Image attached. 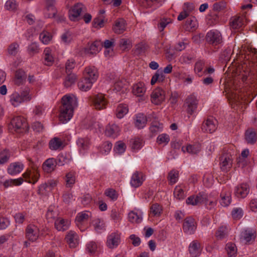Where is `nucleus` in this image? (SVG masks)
<instances>
[{"instance_id": "f257e3e1", "label": "nucleus", "mask_w": 257, "mask_h": 257, "mask_svg": "<svg viewBox=\"0 0 257 257\" xmlns=\"http://www.w3.org/2000/svg\"><path fill=\"white\" fill-rule=\"evenodd\" d=\"M61 102L59 119L61 122L65 123L72 117L73 108L76 105V100L75 98L66 95L62 98Z\"/></svg>"}, {"instance_id": "f03ea898", "label": "nucleus", "mask_w": 257, "mask_h": 257, "mask_svg": "<svg viewBox=\"0 0 257 257\" xmlns=\"http://www.w3.org/2000/svg\"><path fill=\"white\" fill-rule=\"evenodd\" d=\"M30 99L29 89L28 88L26 89L20 93L14 92L10 96V101L14 107H17L21 103L25 101H29Z\"/></svg>"}, {"instance_id": "7ed1b4c3", "label": "nucleus", "mask_w": 257, "mask_h": 257, "mask_svg": "<svg viewBox=\"0 0 257 257\" xmlns=\"http://www.w3.org/2000/svg\"><path fill=\"white\" fill-rule=\"evenodd\" d=\"M11 125L18 133H23L28 131L29 126L26 119L20 116L14 117L11 120Z\"/></svg>"}, {"instance_id": "20e7f679", "label": "nucleus", "mask_w": 257, "mask_h": 257, "mask_svg": "<svg viewBox=\"0 0 257 257\" xmlns=\"http://www.w3.org/2000/svg\"><path fill=\"white\" fill-rule=\"evenodd\" d=\"M89 99L95 109L101 110L106 108L107 101L103 94L99 93L90 96Z\"/></svg>"}, {"instance_id": "39448f33", "label": "nucleus", "mask_w": 257, "mask_h": 257, "mask_svg": "<svg viewBox=\"0 0 257 257\" xmlns=\"http://www.w3.org/2000/svg\"><path fill=\"white\" fill-rule=\"evenodd\" d=\"M182 228L186 234H194L197 228V222L195 219L191 216L186 217L184 220Z\"/></svg>"}, {"instance_id": "423d86ee", "label": "nucleus", "mask_w": 257, "mask_h": 257, "mask_svg": "<svg viewBox=\"0 0 257 257\" xmlns=\"http://www.w3.org/2000/svg\"><path fill=\"white\" fill-rule=\"evenodd\" d=\"M206 41L214 46L222 42V36L219 32L216 30H211L208 32L205 37Z\"/></svg>"}, {"instance_id": "0eeeda50", "label": "nucleus", "mask_w": 257, "mask_h": 257, "mask_svg": "<svg viewBox=\"0 0 257 257\" xmlns=\"http://www.w3.org/2000/svg\"><path fill=\"white\" fill-rule=\"evenodd\" d=\"M23 176L27 182L35 184L38 181L40 174L37 167L34 166L31 169L27 170Z\"/></svg>"}, {"instance_id": "6e6552de", "label": "nucleus", "mask_w": 257, "mask_h": 257, "mask_svg": "<svg viewBox=\"0 0 257 257\" xmlns=\"http://www.w3.org/2000/svg\"><path fill=\"white\" fill-rule=\"evenodd\" d=\"M207 195L203 192H200L197 195H192L189 197L186 200L187 204L192 205H198L202 203H207ZM208 204H206V205Z\"/></svg>"}, {"instance_id": "1a4fd4ad", "label": "nucleus", "mask_w": 257, "mask_h": 257, "mask_svg": "<svg viewBox=\"0 0 257 257\" xmlns=\"http://www.w3.org/2000/svg\"><path fill=\"white\" fill-rule=\"evenodd\" d=\"M217 121L212 117L207 118L202 124L201 129L204 133H212L217 128Z\"/></svg>"}, {"instance_id": "9d476101", "label": "nucleus", "mask_w": 257, "mask_h": 257, "mask_svg": "<svg viewBox=\"0 0 257 257\" xmlns=\"http://www.w3.org/2000/svg\"><path fill=\"white\" fill-rule=\"evenodd\" d=\"M151 99L153 103L159 105L165 100V92L161 88H157L152 92Z\"/></svg>"}, {"instance_id": "9b49d317", "label": "nucleus", "mask_w": 257, "mask_h": 257, "mask_svg": "<svg viewBox=\"0 0 257 257\" xmlns=\"http://www.w3.org/2000/svg\"><path fill=\"white\" fill-rule=\"evenodd\" d=\"M86 11L85 7L80 3L74 5L69 11V17L71 21H75L82 12Z\"/></svg>"}, {"instance_id": "f8f14e48", "label": "nucleus", "mask_w": 257, "mask_h": 257, "mask_svg": "<svg viewBox=\"0 0 257 257\" xmlns=\"http://www.w3.org/2000/svg\"><path fill=\"white\" fill-rule=\"evenodd\" d=\"M39 235V229L35 225L30 224L27 226L26 229V236L29 241L32 242L37 240Z\"/></svg>"}, {"instance_id": "ddd939ff", "label": "nucleus", "mask_w": 257, "mask_h": 257, "mask_svg": "<svg viewBox=\"0 0 257 257\" xmlns=\"http://www.w3.org/2000/svg\"><path fill=\"white\" fill-rule=\"evenodd\" d=\"M232 160L230 154H223L220 157V168L223 171H227L232 166Z\"/></svg>"}, {"instance_id": "4468645a", "label": "nucleus", "mask_w": 257, "mask_h": 257, "mask_svg": "<svg viewBox=\"0 0 257 257\" xmlns=\"http://www.w3.org/2000/svg\"><path fill=\"white\" fill-rule=\"evenodd\" d=\"M91 213L90 212L86 211L81 212L77 215L75 218V223L82 231L84 230L83 224L88 220L91 217Z\"/></svg>"}, {"instance_id": "2eb2a0df", "label": "nucleus", "mask_w": 257, "mask_h": 257, "mask_svg": "<svg viewBox=\"0 0 257 257\" xmlns=\"http://www.w3.org/2000/svg\"><path fill=\"white\" fill-rule=\"evenodd\" d=\"M98 77L97 69L94 66H88L85 68L83 72V77L87 80L95 82Z\"/></svg>"}, {"instance_id": "dca6fc26", "label": "nucleus", "mask_w": 257, "mask_h": 257, "mask_svg": "<svg viewBox=\"0 0 257 257\" xmlns=\"http://www.w3.org/2000/svg\"><path fill=\"white\" fill-rule=\"evenodd\" d=\"M249 191V185L247 183H242L235 187L234 194L238 198H244L248 194Z\"/></svg>"}, {"instance_id": "f3484780", "label": "nucleus", "mask_w": 257, "mask_h": 257, "mask_svg": "<svg viewBox=\"0 0 257 257\" xmlns=\"http://www.w3.org/2000/svg\"><path fill=\"white\" fill-rule=\"evenodd\" d=\"M120 241V235L117 232H112L107 236L106 245L109 248H113L118 245Z\"/></svg>"}, {"instance_id": "a211bd4d", "label": "nucleus", "mask_w": 257, "mask_h": 257, "mask_svg": "<svg viewBox=\"0 0 257 257\" xmlns=\"http://www.w3.org/2000/svg\"><path fill=\"white\" fill-rule=\"evenodd\" d=\"M144 180L143 173L136 171L132 175L131 185L134 188H138L142 185Z\"/></svg>"}, {"instance_id": "6ab92c4d", "label": "nucleus", "mask_w": 257, "mask_h": 257, "mask_svg": "<svg viewBox=\"0 0 257 257\" xmlns=\"http://www.w3.org/2000/svg\"><path fill=\"white\" fill-rule=\"evenodd\" d=\"M186 104L187 105L188 113L192 114L197 108V100L196 97L193 95L188 96L186 100Z\"/></svg>"}, {"instance_id": "aec40b11", "label": "nucleus", "mask_w": 257, "mask_h": 257, "mask_svg": "<svg viewBox=\"0 0 257 257\" xmlns=\"http://www.w3.org/2000/svg\"><path fill=\"white\" fill-rule=\"evenodd\" d=\"M46 9L48 12L45 14V17L48 18H53L57 14V10L55 8V0H46Z\"/></svg>"}, {"instance_id": "412c9836", "label": "nucleus", "mask_w": 257, "mask_h": 257, "mask_svg": "<svg viewBox=\"0 0 257 257\" xmlns=\"http://www.w3.org/2000/svg\"><path fill=\"white\" fill-rule=\"evenodd\" d=\"M70 221L62 218H57L55 221V227L58 231H64L68 229Z\"/></svg>"}, {"instance_id": "4be33fe9", "label": "nucleus", "mask_w": 257, "mask_h": 257, "mask_svg": "<svg viewBox=\"0 0 257 257\" xmlns=\"http://www.w3.org/2000/svg\"><path fill=\"white\" fill-rule=\"evenodd\" d=\"M189 251L192 257H197L201 253L200 244L197 240H193L189 246Z\"/></svg>"}, {"instance_id": "5701e85b", "label": "nucleus", "mask_w": 257, "mask_h": 257, "mask_svg": "<svg viewBox=\"0 0 257 257\" xmlns=\"http://www.w3.org/2000/svg\"><path fill=\"white\" fill-rule=\"evenodd\" d=\"M24 168V165L20 162H15L10 164L7 171L11 175H15L20 173Z\"/></svg>"}, {"instance_id": "b1692460", "label": "nucleus", "mask_w": 257, "mask_h": 257, "mask_svg": "<svg viewBox=\"0 0 257 257\" xmlns=\"http://www.w3.org/2000/svg\"><path fill=\"white\" fill-rule=\"evenodd\" d=\"M115 33L120 34L126 30V22L123 19H118L115 22L113 27Z\"/></svg>"}, {"instance_id": "393cba45", "label": "nucleus", "mask_w": 257, "mask_h": 257, "mask_svg": "<svg viewBox=\"0 0 257 257\" xmlns=\"http://www.w3.org/2000/svg\"><path fill=\"white\" fill-rule=\"evenodd\" d=\"M102 47V43L100 41H95L85 49V52L90 54H96L99 52Z\"/></svg>"}, {"instance_id": "a878e982", "label": "nucleus", "mask_w": 257, "mask_h": 257, "mask_svg": "<svg viewBox=\"0 0 257 257\" xmlns=\"http://www.w3.org/2000/svg\"><path fill=\"white\" fill-rule=\"evenodd\" d=\"M198 27V23L195 17H189L186 21L184 29L186 31L191 32L195 31Z\"/></svg>"}, {"instance_id": "bb28decb", "label": "nucleus", "mask_w": 257, "mask_h": 257, "mask_svg": "<svg viewBox=\"0 0 257 257\" xmlns=\"http://www.w3.org/2000/svg\"><path fill=\"white\" fill-rule=\"evenodd\" d=\"M78 236L73 231H70L65 237L67 242L70 247H75L78 244Z\"/></svg>"}, {"instance_id": "cd10ccee", "label": "nucleus", "mask_w": 257, "mask_h": 257, "mask_svg": "<svg viewBox=\"0 0 257 257\" xmlns=\"http://www.w3.org/2000/svg\"><path fill=\"white\" fill-rule=\"evenodd\" d=\"M56 161L54 158H49L46 160L43 164V170L47 173H50L54 170L56 166Z\"/></svg>"}, {"instance_id": "c85d7f7f", "label": "nucleus", "mask_w": 257, "mask_h": 257, "mask_svg": "<svg viewBox=\"0 0 257 257\" xmlns=\"http://www.w3.org/2000/svg\"><path fill=\"white\" fill-rule=\"evenodd\" d=\"M93 81L87 80L83 77L78 83L79 89L82 91H87L90 90L94 83Z\"/></svg>"}, {"instance_id": "c756f323", "label": "nucleus", "mask_w": 257, "mask_h": 257, "mask_svg": "<svg viewBox=\"0 0 257 257\" xmlns=\"http://www.w3.org/2000/svg\"><path fill=\"white\" fill-rule=\"evenodd\" d=\"M146 90L145 84L143 82H139L134 85L133 87V93L138 97L143 96Z\"/></svg>"}, {"instance_id": "7c9ffc66", "label": "nucleus", "mask_w": 257, "mask_h": 257, "mask_svg": "<svg viewBox=\"0 0 257 257\" xmlns=\"http://www.w3.org/2000/svg\"><path fill=\"white\" fill-rule=\"evenodd\" d=\"M243 25V17L235 16L230 19V26L233 29H238Z\"/></svg>"}, {"instance_id": "2f4dec72", "label": "nucleus", "mask_w": 257, "mask_h": 257, "mask_svg": "<svg viewBox=\"0 0 257 257\" xmlns=\"http://www.w3.org/2000/svg\"><path fill=\"white\" fill-rule=\"evenodd\" d=\"M13 152L8 149H4L0 151V164L3 165L8 162L13 155Z\"/></svg>"}, {"instance_id": "473e14b6", "label": "nucleus", "mask_w": 257, "mask_h": 257, "mask_svg": "<svg viewBox=\"0 0 257 257\" xmlns=\"http://www.w3.org/2000/svg\"><path fill=\"white\" fill-rule=\"evenodd\" d=\"M119 132V127L115 124H109L106 127L105 134L109 137H115Z\"/></svg>"}, {"instance_id": "72a5a7b5", "label": "nucleus", "mask_w": 257, "mask_h": 257, "mask_svg": "<svg viewBox=\"0 0 257 257\" xmlns=\"http://www.w3.org/2000/svg\"><path fill=\"white\" fill-rule=\"evenodd\" d=\"M183 152L186 151L191 154H197L201 150V145L199 143H196L193 145H188L186 147L182 148Z\"/></svg>"}, {"instance_id": "f704fd0d", "label": "nucleus", "mask_w": 257, "mask_h": 257, "mask_svg": "<svg viewBox=\"0 0 257 257\" xmlns=\"http://www.w3.org/2000/svg\"><path fill=\"white\" fill-rule=\"evenodd\" d=\"M245 139L248 144H253L257 140V135L252 129L247 130L245 134Z\"/></svg>"}, {"instance_id": "c9c22d12", "label": "nucleus", "mask_w": 257, "mask_h": 257, "mask_svg": "<svg viewBox=\"0 0 257 257\" xmlns=\"http://www.w3.org/2000/svg\"><path fill=\"white\" fill-rule=\"evenodd\" d=\"M147 122L146 116L142 113H139L136 116L135 125L138 128H142L144 127Z\"/></svg>"}, {"instance_id": "e433bc0d", "label": "nucleus", "mask_w": 257, "mask_h": 257, "mask_svg": "<svg viewBox=\"0 0 257 257\" xmlns=\"http://www.w3.org/2000/svg\"><path fill=\"white\" fill-rule=\"evenodd\" d=\"M44 64L47 66L52 65L54 62V58L51 55V50L46 48L44 51Z\"/></svg>"}, {"instance_id": "4c0bfd02", "label": "nucleus", "mask_w": 257, "mask_h": 257, "mask_svg": "<svg viewBox=\"0 0 257 257\" xmlns=\"http://www.w3.org/2000/svg\"><path fill=\"white\" fill-rule=\"evenodd\" d=\"M128 111V106L125 104H119L116 109V115L118 118H122Z\"/></svg>"}, {"instance_id": "58836bf2", "label": "nucleus", "mask_w": 257, "mask_h": 257, "mask_svg": "<svg viewBox=\"0 0 257 257\" xmlns=\"http://www.w3.org/2000/svg\"><path fill=\"white\" fill-rule=\"evenodd\" d=\"M220 204L224 207L228 206L231 203V198L230 192H222L220 194Z\"/></svg>"}, {"instance_id": "ea45409f", "label": "nucleus", "mask_w": 257, "mask_h": 257, "mask_svg": "<svg viewBox=\"0 0 257 257\" xmlns=\"http://www.w3.org/2000/svg\"><path fill=\"white\" fill-rule=\"evenodd\" d=\"M26 75L24 71L19 69L16 72L15 83L17 85L22 84L26 79Z\"/></svg>"}, {"instance_id": "a19ab883", "label": "nucleus", "mask_w": 257, "mask_h": 257, "mask_svg": "<svg viewBox=\"0 0 257 257\" xmlns=\"http://www.w3.org/2000/svg\"><path fill=\"white\" fill-rule=\"evenodd\" d=\"M225 250L229 257H235L237 254V248L233 243H227L225 246Z\"/></svg>"}, {"instance_id": "79ce46f5", "label": "nucleus", "mask_w": 257, "mask_h": 257, "mask_svg": "<svg viewBox=\"0 0 257 257\" xmlns=\"http://www.w3.org/2000/svg\"><path fill=\"white\" fill-rule=\"evenodd\" d=\"M165 79V75L163 74L162 71L159 70H157L155 74L153 76L151 84V85H154L157 82H163Z\"/></svg>"}, {"instance_id": "37998d69", "label": "nucleus", "mask_w": 257, "mask_h": 257, "mask_svg": "<svg viewBox=\"0 0 257 257\" xmlns=\"http://www.w3.org/2000/svg\"><path fill=\"white\" fill-rule=\"evenodd\" d=\"M126 81L124 79L119 80L114 84V90L116 92L121 91L122 92L126 89Z\"/></svg>"}, {"instance_id": "c03bdc74", "label": "nucleus", "mask_w": 257, "mask_h": 257, "mask_svg": "<svg viewBox=\"0 0 257 257\" xmlns=\"http://www.w3.org/2000/svg\"><path fill=\"white\" fill-rule=\"evenodd\" d=\"M75 176L74 173L69 172L65 176L66 186L71 188L75 183Z\"/></svg>"}, {"instance_id": "a18cd8bd", "label": "nucleus", "mask_w": 257, "mask_h": 257, "mask_svg": "<svg viewBox=\"0 0 257 257\" xmlns=\"http://www.w3.org/2000/svg\"><path fill=\"white\" fill-rule=\"evenodd\" d=\"M49 145L51 150H57L61 149L62 143L59 138H54L50 141Z\"/></svg>"}, {"instance_id": "49530a36", "label": "nucleus", "mask_w": 257, "mask_h": 257, "mask_svg": "<svg viewBox=\"0 0 257 257\" xmlns=\"http://www.w3.org/2000/svg\"><path fill=\"white\" fill-rule=\"evenodd\" d=\"M143 145V140L135 138L130 140V146L133 150H138L141 148Z\"/></svg>"}, {"instance_id": "de8ad7c7", "label": "nucleus", "mask_w": 257, "mask_h": 257, "mask_svg": "<svg viewBox=\"0 0 257 257\" xmlns=\"http://www.w3.org/2000/svg\"><path fill=\"white\" fill-rule=\"evenodd\" d=\"M179 178V172L176 170H171L168 174L167 177L169 184L173 185L176 183Z\"/></svg>"}, {"instance_id": "09e8293b", "label": "nucleus", "mask_w": 257, "mask_h": 257, "mask_svg": "<svg viewBox=\"0 0 257 257\" xmlns=\"http://www.w3.org/2000/svg\"><path fill=\"white\" fill-rule=\"evenodd\" d=\"M94 230L97 232H100L101 230L105 229V223L102 220L97 218L93 220L92 222Z\"/></svg>"}, {"instance_id": "8fccbe9b", "label": "nucleus", "mask_w": 257, "mask_h": 257, "mask_svg": "<svg viewBox=\"0 0 257 257\" xmlns=\"http://www.w3.org/2000/svg\"><path fill=\"white\" fill-rule=\"evenodd\" d=\"M23 181L24 180L22 178H19L17 179L7 180L4 182V186L5 188H8L13 186H18L22 184Z\"/></svg>"}, {"instance_id": "3c124183", "label": "nucleus", "mask_w": 257, "mask_h": 257, "mask_svg": "<svg viewBox=\"0 0 257 257\" xmlns=\"http://www.w3.org/2000/svg\"><path fill=\"white\" fill-rule=\"evenodd\" d=\"M162 206L157 203L153 204L150 207V212L154 216H160L162 214Z\"/></svg>"}, {"instance_id": "603ef678", "label": "nucleus", "mask_w": 257, "mask_h": 257, "mask_svg": "<svg viewBox=\"0 0 257 257\" xmlns=\"http://www.w3.org/2000/svg\"><path fill=\"white\" fill-rule=\"evenodd\" d=\"M242 236L246 242H249L252 239H254L255 232L250 229L245 230L242 233Z\"/></svg>"}, {"instance_id": "864d4df0", "label": "nucleus", "mask_w": 257, "mask_h": 257, "mask_svg": "<svg viewBox=\"0 0 257 257\" xmlns=\"http://www.w3.org/2000/svg\"><path fill=\"white\" fill-rule=\"evenodd\" d=\"M68 75L64 82V86L66 87H70L72 84H74L76 80V76L74 74L67 73Z\"/></svg>"}, {"instance_id": "5fc2aeb1", "label": "nucleus", "mask_w": 257, "mask_h": 257, "mask_svg": "<svg viewBox=\"0 0 257 257\" xmlns=\"http://www.w3.org/2000/svg\"><path fill=\"white\" fill-rule=\"evenodd\" d=\"M172 23V20L168 18H163L160 20L158 24V28L160 32L164 30L165 28L170 23Z\"/></svg>"}, {"instance_id": "6e6d98bb", "label": "nucleus", "mask_w": 257, "mask_h": 257, "mask_svg": "<svg viewBox=\"0 0 257 257\" xmlns=\"http://www.w3.org/2000/svg\"><path fill=\"white\" fill-rule=\"evenodd\" d=\"M163 128L162 124L158 122H153L150 127V130L153 135H156Z\"/></svg>"}, {"instance_id": "4d7b16f0", "label": "nucleus", "mask_w": 257, "mask_h": 257, "mask_svg": "<svg viewBox=\"0 0 257 257\" xmlns=\"http://www.w3.org/2000/svg\"><path fill=\"white\" fill-rule=\"evenodd\" d=\"M77 144L80 151L87 150L89 145L88 140L82 138L79 139L77 140Z\"/></svg>"}, {"instance_id": "13d9d810", "label": "nucleus", "mask_w": 257, "mask_h": 257, "mask_svg": "<svg viewBox=\"0 0 257 257\" xmlns=\"http://www.w3.org/2000/svg\"><path fill=\"white\" fill-rule=\"evenodd\" d=\"M129 221L133 223H140L142 220V217L137 213L131 211L128 215Z\"/></svg>"}, {"instance_id": "bf43d9fd", "label": "nucleus", "mask_w": 257, "mask_h": 257, "mask_svg": "<svg viewBox=\"0 0 257 257\" xmlns=\"http://www.w3.org/2000/svg\"><path fill=\"white\" fill-rule=\"evenodd\" d=\"M174 195L177 199L181 200L185 197L183 189L180 186L175 187L174 191Z\"/></svg>"}, {"instance_id": "052dcab7", "label": "nucleus", "mask_w": 257, "mask_h": 257, "mask_svg": "<svg viewBox=\"0 0 257 257\" xmlns=\"http://www.w3.org/2000/svg\"><path fill=\"white\" fill-rule=\"evenodd\" d=\"M19 49V45L16 42H14L9 45L8 52L11 55L15 56L17 54Z\"/></svg>"}, {"instance_id": "680f3d73", "label": "nucleus", "mask_w": 257, "mask_h": 257, "mask_svg": "<svg viewBox=\"0 0 257 257\" xmlns=\"http://www.w3.org/2000/svg\"><path fill=\"white\" fill-rule=\"evenodd\" d=\"M170 141V137L168 135L162 134L160 135L157 139V142L159 145L163 144L164 145L167 144Z\"/></svg>"}, {"instance_id": "e2e57ef3", "label": "nucleus", "mask_w": 257, "mask_h": 257, "mask_svg": "<svg viewBox=\"0 0 257 257\" xmlns=\"http://www.w3.org/2000/svg\"><path fill=\"white\" fill-rule=\"evenodd\" d=\"M112 145L108 141L104 142L99 148L100 152L102 154L108 153L111 150Z\"/></svg>"}, {"instance_id": "0e129e2a", "label": "nucleus", "mask_w": 257, "mask_h": 257, "mask_svg": "<svg viewBox=\"0 0 257 257\" xmlns=\"http://www.w3.org/2000/svg\"><path fill=\"white\" fill-rule=\"evenodd\" d=\"M40 39L44 44H47L52 39L51 34L47 32H43L40 35Z\"/></svg>"}, {"instance_id": "69168bd1", "label": "nucleus", "mask_w": 257, "mask_h": 257, "mask_svg": "<svg viewBox=\"0 0 257 257\" xmlns=\"http://www.w3.org/2000/svg\"><path fill=\"white\" fill-rule=\"evenodd\" d=\"M58 213L54 211L53 207H50L48 208L46 213V218L48 220H56L57 218Z\"/></svg>"}, {"instance_id": "338daca9", "label": "nucleus", "mask_w": 257, "mask_h": 257, "mask_svg": "<svg viewBox=\"0 0 257 257\" xmlns=\"http://www.w3.org/2000/svg\"><path fill=\"white\" fill-rule=\"evenodd\" d=\"M232 217L234 219H240L243 216V211L241 208H235L231 212Z\"/></svg>"}, {"instance_id": "774afa93", "label": "nucleus", "mask_w": 257, "mask_h": 257, "mask_svg": "<svg viewBox=\"0 0 257 257\" xmlns=\"http://www.w3.org/2000/svg\"><path fill=\"white\" fill-rule=\"evenodd\" d=\"M125 149L126 146L125 144L121 142H117L114 148V151L119 154L123 153L125 151Z\"/></svg>"}]
</instances>
